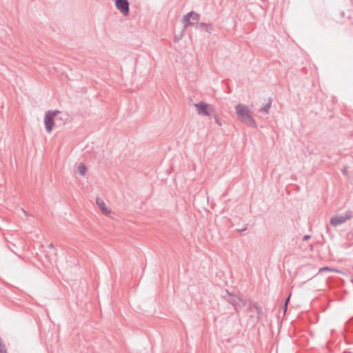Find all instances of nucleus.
<instances>
[{"label":"nucleus","instance_id":"1","mask_svg":"<svg viewBox=\"0 0 353 353\" xmlns=\"http://www.w3.org/2000/svg\"><path fill=\"white\" fill-rule=\"evenodd\" d=\"M236 114L239 120L245 124L257 128V124L254 119L250 110L244 104L239 103L235 106Z\"/></svg>","mask_w":353,"mask_h":353},{"label":"nucleus","instance_id":"2","mask_svg":"<svg viewBox=\"0 0 353 353\" xmlns=\"http://www.w3.org/2000/svg\"><path fill=\"white\" fill-rule=\"evenodd\" d=\"M353 216L352 212L351 210H347L345 214H337L332 216L330 219V224L334 227H337L344 223H345L347 220H350Z\"/></svg>","mask_w":353,"mask_h":353},{"label":"nucleus","instance_id":"3","mask_svg":"<svg viewBox=\"0 0 353 353\" xmlns=\"http://www.w3.org/2000/svg\"><path fill=\"white\" fill-rule=\"evenodd\" d=\"M199 19L200 14L194 11H191L183 15L182 21L183 23L184 28H187L190 26H194L195 27L196 23H199L198 21Z\"/></svg>","mask_w":353,"mask_h":353},{"label":"nucleus","instance_id":"4","mask_svg":"<svg viewBox=\"0 0 353 353\" xmlns=\"http://www.w3.org/2000/svg\"><path fill=\"white\" fill-rule=\"evenodd\" d=\"M194 105L196 108L198 114L201 115L210 117L214 114L215 111L211 105L203 101L194 103Z\"/></svg>","mask_w":353,"mask_h":353},{"label":"nucleus","instance_id":"5","mask_svg":"<svg viewBox=\"0 0 353 353\" xmlns=\"http://www.w3.org/2000/svg\"><path fill=\"white\" fill-rule=\"evenodd\" d=\"M60 113L59 110L52 111L48 110L45 114L44 117V124L46 127V132L48 133L50 132L52 130V128L54 125V117L57 114Z\"/></svg>","mask_w":353,"mask_h":353},{"label":"nucleus","instance_id":"6","mask_svg":"<svg viewBox=\"0 0 353 353\" xmlns=\"http://www.w3.org/2000/svg\"><path fill=\"white\" fill-rule=\"evenodd\" d=\"M117 8L125 16L129 13V3L128 0H116Z\"/></svg>","mask_w":353,"mask_h":353},{"label":"nucleus","instance_id":"7","mask_svg":"<svg viewBox=\"0 0 353 353\" xmlns=\"http://www.w3.org/2000/svg\"><path fill=\"white\" fill-rule=\"evenodd\" d=\"M226 293L228 294V298H225L227 301L230 303L232 305L235 307L236 309L238 307H242L243 306L244 302L243 300L237 296H232L231 294L228 292V291L226 290Z\"/></svg>","mask_w":353,"mask_h":353},{"label":"nucleus","instance_id":"8","mask_svg":"<svg viewBox=\"0 0 353 353\" xmlns=\"http://www.w3.org/2000/svg\"><path fill=\"white\" fill-rule=\"evenodd\" d=\"M96 203L98 205V207L99 208L101 212L105 214V215H108L110 214L111 212V210L110 209H109L107 206H106V204L100 198H97L96 199Z\"/></svg>","mask_w":353,"mask_h":353},{"label":"nucleus","instance_id":"9","mask_svg":"<svg viewBox=\"0 0 353 353\" xmlns=\"http://www.w3.org/2000/svg\"><path fill=\"white\" fill-rule=\"evenodd\" d=\"M195 28H201L208 33H211L213 30V27L211 23H196Z\"/></svg>","mask_w":353,"mask_h":353},{"label":"nucleus","instance_id":"10","mask_svg":"<svg viewBox=\"0 0 353 353\" xmlns=\"http://www.w3.org/2000/svg\"><path fill=\"white\" fill-rule=\"evenodd\" d=\"M87 168L83 163H80L78 166V172L81 176H84L86 173Z\"/></svg>","mask_w":353,"mask_h":353},{"label":"nucleus","instance_id":"11","mask_svg":"<svg viewBox=\"0 0 353 353\" xmlns=\"http://www.w3.org/2000/svg\"><path fill=\"white\" fill-rule=\"evenodd\" d=\"M271 105H272V100L270 99H269L268 103L264 106L261 107V110L265 113H268L269 110L271 107Z\"/></svg>","mask_w":353,"mask_h":353},{"label":"nucleus","instance_id":"12","mask_svg":"<svg viewBox=\"0 0 353 353\" xmlns=\"http://www.w3.org/2000/svg\"><path fill=\"white\" fill-rule=\"evenodd\" d=\"M48 248L49 250H50L52 252H51V254L54 256V260H56L57 259V249L55 248V247L54 246V245L52 243H50L48 245Z\"/></svg>","mask_w":353,"mask_h":353},{"label":"nucleus","instance_id":"13","mask_svg":"<svg viewBox=\"0 0 353 353\" xmlns=\"http://www.w3.org/2000/svg\"><path fill=\"white\" fill-rule=\"evenodd\" d=\"M325 271L334 272H337V273L341 272V270H339L331 268L329 267H323V268H321L319 269V272H325Z\"/></svg>","mask_w":353,"mask_h":353},{"label":"nucleus","instance_id":"14","mask_svg":"<svg viewBox=\"0 0 353 353\" xmlns=\"http://www.w3.org/2000/svg\"><path fill=\"white\" fill-rule=\"evenodd\" d=\"M254 307H255L257 313H258V319H261L260 314L262 313V307L258 305H254Z\"/></svg>","mask_w":353,"mask_h":353},{"label":"nucleus","instance_id":"15","mask_svg":"<svg viewBox=\"0 0 353 353\" xmlns=\"http://www.w3.org/2000/svg\"><path fill=\"white\" fill-rule=\"evenodd\" d=\"M211 116H213L214 117L216 123H217L219 126H221L222 125L217 117V114H216V111H214V113L212 114Z\"/></svg>","mask_w":353,"mask_h":353},{"label":"nucleus","instance_id":"16","mask_svg":"<svg viewBox=\"0 0 353 353\" xmlns=\"http://www.w3.org/2000/svg\"><path fill=\"white\" fill-rule=\"evenodd\" d=\"M0 353H7L5 345L0 342Z\"/></svg>","mask_w":353,"mask_h":353},{"label":"nucleus","instance_id":"17","mask_svg":"<svg viewBox=\"0 0 353 353\" xmlns=\"http://www.w3.org/2000/svg\"><path fill=\"white\" fill-rule=\"evenodd\" d=\"M290 296H289L288 297V299L285 300V305H284V312H285L287 310V306H288V303L290 300Z\"/></svg>","mask_w":353,"mask_h":353},{"label":"nucleus","instance_id":"18","mask_svg":"<svg viewBox=\"0 0 353 353\" xmlns=\"http://www.w3.org/2000/svg\"><path fill=\"white\" fill-rule=\"evenodd\" d=\"M310 238V235H308V234H307V235H305V236H303V241H307V240H308Z\"/></svg>","mask_w":353,"mask_h":353},{"label":"nucleus","instance_id":"19","mask_svg":"<svg viewBox=\"0 0 353 353\" xmlns=\"http://www.w3.org/2000/svg\"><path fill=\"white\" fill-rule=\"evenodd\" d=\"M342 172L343 174H347V169L346 168H344L342 170Z\"/></svg>","mask_w":353,"mask_h":353},{"label":"nucleus","instance_id":"20","mask_svg":"<svg viewBox=\"0 0 353 353\" xmlns=\"http://www.w3.org/2000/svg\"><path fill=\"white\" fill-rule=\"evenodd\" d=\"M21 211L24 213L26 216L27 215V212L23 209H21Z\"/></svg>","mask_w":353,"mask_h":353},{"label":"nucleus","instance_id":"21","mask_svg":"<svg viewBox=\"0 0 353 353\" xmlns=\"http://www.w3.org/2000/svg\"><path fill=\"white\" fill-rule=\"evenodd\" d=\"M246 230V228H243H243H241V231H244V230Z\"/></svg>","mask_w":353,"mask_h":353}]
</instances>
